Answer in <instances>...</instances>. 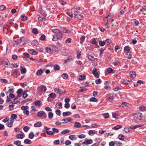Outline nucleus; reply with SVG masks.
Listing matches in <instances>:
<instances>
[{"label":"nucleus","instance_id":"nucleus-9","mask_svg":"<svg viewBox=\"0 0 146 146\" xmlns=\"http://www.w3.org/2000/svg\"><path fill=\"white\" fill-rule=\"evenodd\" d=\"M54 91L55 92L59 94L60 95L62 93V90L59 88H55L54 89Z\"/></svg>","mask_w":146,"mask_h":146},{"label":"nucleus","instance_id":"nucleus-22","mask_svg":"<svg viewBox=\"0 0 146 146\" xmlns=\"http://www.w3.org/2000/svg\"><path fill=\"white\" fill-rule=\"evenodd\" d=\"M140 110L141 111H144L146 110V106L142 105L139 107Z\"/></svg>","mask_w":146,"mask_h":146},{"label":"nucleus","instance_id":"nucleus-45","mask_svg":"<svg viewBox=\"0 0 146 146\" xmlns=\"http://www.w3.org/2000/svg\"><path fill=\"white\" fill-rule=\"evenodd\" d=\"M62 52L63 53L65 54L66 55L67 54H68L69 53V52L68 50H63V51H62Z\"/></svg>","mask_w":146,"mask_h":146},{"label":"nucleus","instance_id":"nucleus-44","mask_svg":"<svg viewBox=\"0 0 146 146\" xmlns=\"http://www.w3.org/2000/svg\"><path fill=\"white\" fill-rule=\"evenodd\" d=\"M45 51L46 52L49 53L51 52V50L50 48L48 47L46 48Z\"/></svg>","mask_w":146,"mask_h":146},{"label":"nucleus","instance_id":"nucleus-21","mask_svg":"<svg viewBox=\"0 0 146 146\" xmlns=\"http://www.w3.org/2000/svg\"><path fill=\"white\" fill-rule=\"evenodd\" d=\"M130 48L129 47L126 46L125 47L124 50L125 52H129L130 51Z\"/></svg>","mask_w":146,"mask_h":146},{"label":"nucleus","instance_id":"nucleus-31","mask_svg":"<svg viewBox=\"0 0 146 146\" xmlns=\"http://www.w3.org/2000/svg\"><path fill=\"white\" fill-rule=\"evenodd\" d=\"M38 19L39 21L40 22H42L45 20V18L41 17H39Z\"/></svg>","mask_w":146,"mask_h":146},{"label":"nucleus","instance_id":"nucleus-54","mask_svg":"<svg viewBox=\"0 0 146 146\" xmlns=\"http://www.w3.org/2000/svg\"><path fill=\"white\" fill-rule=\"evenodd\" d=\"M63 31L64 33H69L70 32V30L67 29L65 28L63 30Z\"/></svg>","mask_w":146,"mask_h":146},{"label":"nucleus","instance_id":"nucleus-24","mask_svg":"<svg viewBox=\"0 0 146 146\" xmlns=\"http://www.w3.org/2000/svg\"><path fill=\"white\" fill-rule=\"evenodd\" d=\"M81 126L80 123L78 122H75L74 123V127L77 128L80 127Z\"/></svg>","mask_w":146,"mask_h":146},{"label":"nucleus","instance_id":"nucleus-52","mask_svg":"<svg viewBox=\"0 0 146 146\" xmlns=\"http://www.w3.org/2000/svg\"><path fill=\"white\" fill-rule=\"evenodd\" d=\"M112 115L114 118H117V117L119 116L115 112L112 113Z\"/></svg>","mask_w":146,"mask_h":146},{"label":"nucleus","instance_id":"nucleus-57","mask_svg":"<svg viewBox=\"0 0 146 146\" xmlns=\"http://www.w3.org/2000/svg\"><path fill=\"white\" fill-rule=\"evenodd\" d=\"M56 114L58 116H60L61 114L60 111L58 109L56 110L55 111Z\"/></svg>","mask_w":146,"mask_h":146},{"label":"nucleus","instance_id":"nucleus-37","mask_svg":"<svg viewBox=\"0 0 146 146\" xmlns=\"http://www.w3.org/2000/svg\"><path fill=\"white\" fill-rule=\"evenodd\" d=\"M34 135L33 133L32 132H31L29 133V137L30 139H32L34 137Z\"/></svg>","mask_w":146,"mask_h":146},{"label":"nucleus","instance_id":"nucleus-55","mask_svg":"<svg viewBox=\"0 0 146 146\" xmlns=\"http://www.w3.org/2000/svg\"><path fill=\"white\" fill-rule=\"evenodd\" d=\"M85 78V76L84 75H80L79 77V79L80 80H82L84 79Z\"/></svg>","mask_w":146,"mask_h":146},{"label":"nucleus","instance_id":"nucleus-38","mask_svg":"<svg viewBox=\"0 0 146 146\" xmlns=\"http://www.w3.org/2000/svg\"><path fill=\"white\" fill-rule=\"evenodd\" d=\"M53 116V114L52 112H50L48 113V117L49 119H52Z\"/></svg>","mask_w":146,"mask_h":146},{"label":"nucleus","instance_id":"nucleus-49","mask_svg":"<svg viewBox=\"0 0 146 146\" xmlns=\"http://www.w3.org/2000/svg\"><path fill=\"white\" fill-rule=\"evenodd\" d=\"M90 101L91 102H96L97 101V100L96 98L92 97L90 98Z\"/></svg>","mask_w":146,"mask_h":146},{"label":"nucleus","instance_id":"nucleus-40","mask_svg":"<svg viewBox=\"0 0 146 146\" xmlns=\"http://www.w3.org/2000/svg\"><path fill=\"white\" fill-rule=\"evenodd\" d=\"M46 133L48 135H53L54 133L51 131H46Z\"/></svg>","mask_w":146,"mask_h":146},{"label":"nucleus","instance_id":"nucleus-62","mask_svg":"<svg viewBox=\"0 0 146 146\" xmlns=\"http://www.w3.org/2000/svg\"><path fill=\"white\" fill-rule=\"evenodd\" d=\"M91 42L93 44L98 45L97 44V43L96 41L94 38H93L91 40Z\"/></svg>","mask_w":146,"mask_h":146},{"label":"nucleus","instance_id":"nucleus-48","mask_svg":"<svg viewBox=\"0 0 146 146\" xmlns=\"http://www.w3.org/2000/svg\"><path fill=\"white\" fill-rule=\"evenodd\" d=\"M21 108L22 110L24 111L28 109L29 107L27 106H22Z\"/></svg>","mask_w":146,"mask_h":146},{"label":"nucleus","instance_id":"nucleus-59","mask_svg":"<svg viewBox=\"0 0 146 146\" xmlns=\"http://www.w3.org/2000/svg\"><path fill=\"white\" fill-rule=\"evenodd\" d=\"M6 9V7L4 5H0V10L3 11Z\"/></svg>","mask_w":146,"mask_h":146},{"label":"nucleus","instance_id":"nucleus-50","mask_svg":"<svg viewBox=\"0 0 146 146\" xmlns=\"http://www.w3.org/2000/svg\"><path fill=\"white\" fill-rule=\"evenodd\" d=\"M88 133L89 135H94L95 133L92 130H90Z\"/></svg>","mask_w":146,"mask_h":146},{"label":"nucleus","instance_id":"nucleus-7","mask_svg":"<svg viewBox=\"0 0 146 146\" xmlns=\"http://www.w3.org/2000/svg\"><path fill=\"white\" fill-rule=\"evenodd\" d=\"M14 121V119H11L10 118V120H9V121L7 123V126L9 127H11L13 123V121Z\"/></svg>","mask_w":146,"mask_h":146},{"label":"nucleus","instance_id":"nucleus-23","mask_svg":"<svg viewBox=\"0 0 146 146\" xmlns=\"http://www.w3.org/2000/svg\"><path fill=\"white\" fill-rule=\"evenodd\" d=\"M54 69L55 70H58L60 69V67L59 65L55 64L54 66Z\"/></svg>","mask_w":146,"mask_h":146},{"label":"nucleus","instance_id":"nucleus-5","mask_svg":"<svg viewBox=\"0 0 146 146\" xmlns=\"http://www.w3.org/2000/svg\"><path fill=\"white\" fill-rule=\"evenodd\" d=\"M93 142L92 140L91 139H85V141L83 142V144L85 145H88L92 143Z\"/></svg>","mask_w":146,"mask_h":146},{"label":"nucleus","instance_id":"nucleus-4","mask_svg":"<svg viewBox=\"0 0 146 146\" xmlns=\"http://www.w3.org/2000/svg\"><path fill=\"white\" fill-rule=\"evenodd\" d=\"M97 69L96 68H94L92 70V73L95 76L98 78L99 76V75L97 72Z\"/></svg>","mask_w":146,"mask_h":146},{"label":"nucleus","instance_id":"nucleus-53","mask_svg":"<svg viewBox=\"0 0 146 146\" xmlns=\"http://www.w3.org/2000/svg\"><path fill=\"white\" fill-rule=\"evenodd\" d=\"M104 117L106 118H108L109 117V114L108 113H104L103 114Z\"/></svg>","mask_w":146,"mask_h":146},{"label":"nucleus","instance_id":"nucleus-35","mask_svg":"<svg viewBox=\"0 0 146 146\" xmlns=\"http://www.w3.org/2000/svg\"><path fill=\"white\" fill-rule=\"evenodd\" d=\"M61 76L62 78L65 79H67L68 77V75L66 74L65 73L62 74L61 75Z\"/></svg>","mask_w":146,"mask_h":146},{"label":"nucleus","instance_id":"nucleus-56","mask_svg":"<svg viewBox=\"0 0 146 146\" xmlns=\"http://www.w3.org/2000/svg\"><path fill=\"white\" fill-rule=\"evenodd\" d=\"M86 135L83 134H82L80 135H78V137L79 138L82 139L85 138L86 137Z\"/></svg>","mask_w":146,"mask_h":146},{"label":"nucleus","instance_id":"nucleus-13","mask_svg":"<svg viewBox=\"0 0 146 146\" xmlns=\"http://www.w3.org/2000/svg\"><path fill=\"white\" fill-rule=\"evenodd\" d=\"M130 127V128H125L124 129V131L126 133H128L129 132H132V131Z\"/></svg>","mask_w":146,"mask_h":146},{"label":"nucleus","instance_id":"nucleus-18","mask_svg":"<svg viewBox=\"0 0 146 146\" xmlns=\"http://www.w3.org/2000/svg\"><path fill=\"white\" fill-rule=\"evenodd\" d=\"M42 125L40 121L37 122L34 125V126L35 127H40Z\"/></svg>","mask_w":146,"mask_h":146},{"label":"nucleus","instance_id":"nucleus-1","mask_svg":"<svg viewBox=\"0 0 146 146\" xmlns=\"http://www.w3.org/2000/svg\"><path fill=\"white\" fill-rule=\"evenodd\" d=\"M52 31L54 33L52 38V40L56 41L58 39H60L62 38V32L59 29H53Z\"/></svg>","mask_w":146,"mask_h":146},{"label":"nucleus","instance_id":"nucleus-30","mask_svg":"<svg viewBox=\"0 0 146 146\" xmlns=\"http://www.w3.org/2000/svg\"><path fill=\"white\" fill-rule=\"evenodd\" d=\"M133 24H135L136 26H137L139 23V22L135 19L133 20Z\"/></svg>","mask_w":146,"mask_h":146},{"label":"nucleus","instance_id":"nucleus-17","mask_svg":"<svg viewBox=\"0 0 146 146\" xmlns=\"http://www.w3.org/2000/svg\"><path fill=\"white\" fill-rule=\"evenodd\" d=\"M24 143L26 144H30L32 143V141L29 139H27L25 140Z\"/></svg>","mask_w":146,"mask_h":146},{"label":"nucleus","instance_id":"nucleus-28","mask_svg":"<svg viewBox=\"0 0 146 146\" xmlns=\"http://www.w3.org/2000/svg\"><path fill=\"white\" fill-rule=\"evenodd\" d=\"M21 17L22 18L21 20L23 21H25L27 20V17L26 16L24 15H21Z\"/></svg>","mask_w":146,"mask_h":146},{"label":"nucleus","instance_id":"nucleus-16","mask_svg":"<svg viewBox=\"0 0 146 146\" xmlns=\"http://www.w3.org/2000/svg\"><path fill=\"white\" fill-rule=\"evenodd\" d=\"M71 114L70 112L67 111L66 112H63L62 113V115L64 117H65L67 116H68Z\"/></svg>","mask_w":146,"mask_h":146},{"label":"nucleus","instance_id":"nucleus-64","mask_svg":"<svg viewBox=\"0 0 146 146\" xmlns=\"http://www.w3.org/2000/svg\"><path fill=\"white\" fill-rule=\"evenodd\" d=\"M118 137L119 139L120 140H123L124 139V137L123 135L121 134H120L119 135Z\"/></svg>","mask_w":146,"mask_h":146},{"label":"nucleus","instance_id":"nucleus-12","mask_svg":"<svg viewBox=\"0 0 146 146\" xmlns=\"http://www.w3.org/2000/svg\"><path fill=\"white\" fill-rule=\"evenodd\" d=\"M121 106L124 107L126 106L127 107H129L130 106V105L128 103L125 102H123L122 104L120 105Z\"/></svg>","mask_w":146,"mask_h":146},{"label":"nucleus","instance_id":"nucleus-61","mask_svg":"<svg viewBox=\"0 0 146 146\" xmlns=\"http://www.w3.org/2000/svg\"><path fill=\"white\" fill-rule=\"evenodd\" d=\"M23 113L27 115H28L29 113V111L27 110H26L23 111Z\"/></svg>","mask_w":146,"mask_h":146},{"label":"nucleus","instance_id":"nucleus-63","mask_svg":"<svg viewBox=\"0 0 146 146\" xmlns=\"http://www.w3.org/2000/svg\"><path fill=\"white\" fill-rule=\"evenodd\" d=\"M140 10L141 11H142L143 10L145 11L146 10V6H142V7H140Z\"/></svg>","mask_w":146,"mask_h":146},{"label":"nucleus","instance_id":"nucleus-43","mask_svg":"<svg viewBox=\"0 0 146 146\" xmlns=\"http://www.w3.org/2000/svg\"><path fill=\"white\" fill-rule=\"evenodd\" d=\"M105 41L106 42V44H107L108 45L110 44L111 43V40L109 39H107Z\"/></svg>","mask_w":146,"mask_h":146},{"label":"nucleus","instance_id":"nucleus-11","mask_svg":"<svg viewBox=\"0 0 146 146\" xmlns=\"http://www.w3.org/2000/svg\"><path fill=\"white\" fill-rule=\"evenodd\" d=\"M130 75L131 78L133 79L136 76V74L134 72L130 71Z\"/></svg>","mask_w":146,"mask_h":146},{"label":"nucleus","instance_id":"nucleus-47","mask_svg":"<svg viewBox=\"0 0 146 146\" xmlns=\"http://www.w3.org/2000/svg\"><path fill=\"white\" fill-rule=\"evenodd\" d=\"M11 117L12 118L11 119H16L17 118V116L15 114H13L11 115Z\"/></svg>","mask_w":146,"mask_h":146},{"label":"nucleus","instance_id":"nucleus-8","mask_svg":"<svg viewBox=\"0 0 146 146\" xmlns=\"http://www.w3.org/2000/svg\"><path fill=\"white\" fill-rule=\"evenodd\" d=\"M75 18H77L79 20L82 19L83 17V15L81 14H80L79 13L75 15Z\"/></svg>","mask_w":146,"mask_h":146},{"label":"nucleus","instance_id":"nucleus-25","mask_svg":"<svg viewBox=\"0 0 146 146\" xmlns=\"http://www.w3.org/2000/svg\"><path fill=\"white\" fill-rule=\"evenodd\" d=\"M70 131L69 130L66 129L64 130H63L61 132V133L63 135H64L66 134H67L69 133Z\"/></svg>","mask_w":146,"mask_h":146},{"label":"nucleus","instance_id":"nucleus-26","mask_svg":"<svg viewBox=\"0 0 146 146\" xmlns=\"http://www.w3.org/2000/svg\"><path fill=\"white\" fill-rule=\"evenodd\" d=\"M43 73L42 70L41 69H38L36 72V74L38 75H41Z\"/></svg>","mask_w":146,"mask_h":146},{"label":"nucleus","instance_id":"nucleus-3","mask_svg":"<svg viewBox=\"0 0 146 146\" xmlns=\"http://www.w3.org/2000/svg\"><path fill=\"white\" fill-rule=\"evenodd\" d=\"M37 115L39 117H42L43 119H45L47 117L46 113L43 111H40L37 112Z\"/></svg>","mask_w":146,"mask_h":146},{"label":"nucleus","instance_id":"nucleus-36","mask_svg":"<svg viewBox=\"0 0 146 146\" xmlns=\"http://www.w3.org/2000/svg\"><path fill=\"white\" fill-rule=\"evenodd\" d=\"M32 32L34 34H37L38 33V29L36 28H34L32 29Z\"/></svg>","mask_w":146,"mask_h":146},{"label":"nucleus","instance_id":"nucleus-46","mask_svg":"<svg viewBox=\"0 0 146 146\" xmlns=\"http://www.w3.org/2000/svg\"><path fill=\"white\" fill-rule=\"evenodd\" d=\"M121 126L119 125H117L114 127H113V129L115 130H117L121 128Z\"/></svg>","mask_w":146,"mask_h":146},{"label":"nucleus","instance_id":"nucleus-58","mask_svg":"<svg viewBox=\"0 0 146 146\" xmlns=\"http://www.w3.org/2000/svg\"><path fill=\"white\" fill-rule=\"evenodd\" d=\"M52 130L53 131V132L54 133V134L55 133H58V132L59 130L58 129L54 128H52Z\"/></svg>","mask_w":146,"mask_h":146},{"label":"nucleus","instance_id":"nucleus-29","mask_svg":"<svg viewBox=\"0 0 146 146\" xmlns=\"http://www.w3.org/2000/svg\"><path fill=\"white\" fill-rule=\"evenodd\" d=\"M106 44V42L105 40L103 41H100L99 42V44L102 46H104Z\"/></svg>","mask_w":146,"mask_h":146},{"label":"nucleus","instance_id":"nucleus-42","mask_svg":"<svg viewBox=\"0 0 146 146\" xmlns=\"http://www.w3.org/2000/svg\"><path fill=\"white\" fill-rule=\"evenodd\" d=\"M85 36H82L80 39V43L81 44H82L83 42L84 41L85 39Z\"/></svg>","mask_w":146,"mask_h":146},{"label":"nucleus","instance_id":"nucleus-2","mask_svg":"<svg viewBox=\"0 0 146 146\" xmlns=\"http://www.w3.org/2000/svg\"><path fill=\"white\" fill-rule=\"evenodd\" d=\"M143 117V115L142 113L139 112H137L135 113L133 115V117L134 120H141Z\"/></svg>","mask_w":146,"mask_h":146},{"label":"nucleus","instance_id":"nucleus-14","mask_svg":"<svg viewBox=\"0 0 146 146\" xmlns=\"http://www.w3.org/2000/svg\"><path fill=\"white\" fill-rule=\"evenodd\" d=\"M29 53L32 54L36 55L37 54V52L35 51L33 49H31L29 50Z\"/></svg>","mask_w":146,"mask_h":146},{"label":"nucleus","instance_id":"nucleus-32","mask_svg":"<svg viewBox=\"0 0 146 146\" xmlns=\"http://www.w3.org/2000/svg\"><path fill=\"white\" fill-rule=\"evenodd\" d=\"M14 144L18 146L19 145H20L21 144V141L19 140H17V141H15L14 142Z\"/></svg>","mask_w":146,"mask_h":146},{"label":"nucleus","instance_id":"nucleus-27","mask_svg":"<svg viewBox=\"0 0 146 146\" xmlns=\"http://www.w3.org/2000/svg\"><path fill=\"white\" fill-rule=\"evenodd\" d=\"M16 138L17 139H22L24 137V136L23 135L20 134H17L16 135Z\"/></svg>","mask_w":146,"mask_h":146},{"label":"nucleus","instance_id":"nucleus-10","mask_svg":"<svg viewBox=\"0 0 146 146\" xmlns=\"http://www.w3.org/2000/svg\"><path fill=\"white\" fill-rule=\"evenodd\" d=\"M109 83L110 82L107 81L105 83V88L106 89H108L110 88V87L109 85Z\"/></svg>","mask_w":146,"mask_h":146},{"label":"nucleus","instance_id":"nucleus-20","mask_svg":"<svg viewBox=\"0 0 146 146\" xmlns=\"http://www.w3.org/2000/svg\"><path fill=\"white\" fill-rule=\"evenodd\" d=\"M88 59L91 61H94V56H92L91 54H88Z\"/></svg>","mask_w":146,"mask_h":146},{"label":"nucleus","instance_id":"nucleus-60","mask_svg":"<svg viewBox=\"0 0 146 146\" xmlns=\"http://www.w3.org/2000/svg\"><path fill=\"white\" fill-rule=\"evenodd\" d=\"M45 39V36L43 34L41 35L40 37V40H44Z\"/></svg>","mask_w":146,"mask_h":146},{"label":"nucleus","instance_id":"nucleus-41","mask_svg":"<svg viewBox=\"0 0 146 146\" xmlns=\"http://www.w3.org/2000/svg\"><path fill=\"white\" fill-rule=\"evenodd\" d=\"M30 127L28 126H25L23 127V129L25 132H27L29 129Z\"/></svg>","mask_w":146,"mask_h":146},{"label":"nucleus","instance_id":"nucleus-19","mask_svg":"<svg viewBox=\"0 0 146 146\" xmlns=\"http://www.w3.org/2000/svg\"><path fill=\"white\" fill-rule=\"evenodd\" d=\"M46 90V87L42 85L41 86L40 90L42 92H45Z\"/></svg>","mask_w":146,"mask_h":146},{"label":"nucleus","instance_id":"nucleus-39","mask_svg":"<svg viewBox=\"0 0 146 146\" xmlns=\"http://www.w3.org/2000/svg\"><path fill=\"white\" fill-rule=\"evenodd\" d=\"M21 70L22 74H25L26 73V70L25 68H21Z\"/></svg>","mask_w":146,"mask_h":146},{"label":"nucleus","instance_id":"nucleus-6","mask_svg":"<svg viewBox=\"0 0 146 146\" xmlns=\"http://www.w3.org/2000/svg\"><path fill=\"white\" fill-rule=\"evenodd\" d=\"M71 11L75 15L79 13V10H78L75 8L72 9H71Z\"/></svg>","mask_w":146,"mask_h":146},{"label":"nucleus","instance_id":"nucleus-15","mask_svg":"<svg viewBox=\"0 0 146 146\" xmlns=\"http://www.w3.org/2000/svg\"><path fill=\"white\" fill-rule=\"evenodd\" d=\"M69 138L72 140H75L77 139V137L75 135H70L69 136Z\"/></svg>","mask_w":146,"mask_h":146},{"label":"nucleus","instance_id":"nucleus-34","mask_svg":"<svg viewBox=\"0 0 146 146\" xmlns=\"http://www.w3.org/2000/svg\"><path fill=\"white\" fill-rule=\"evenodd\" d=\"M49 96L51 98L54 99L56 97V94L54 93H51L49 95Z\"/></svg>","mask_w":146,"mask_h":146},{"label":"nucleus","instance_id":"nucleus-51","mask_svg":"<svg viewBox=\"0 0 146 146\" xmlns=\"http://www.w3.org/2000/svg\"><path fill=\"white\" fill-rule=\"evenodd\" d=\"M107 71L109 73H111L113 72V70L111 68L109 67L108 68Z\"/></svg>","mask_w":146,"mask_h":146},{"label":"nucleus","instance_id":"nucleus-33","mask_svg":"<svg viewBox=\"0 0 146 146\" xmlns=\"http://www.w3.org/2000/svg\"><path fill=\"white\" fill-rule=\"evenodd\" d=\"M35 104L37 106H39L41 104V102L39 101H36L35 102Z\"/></svg>","mask_w":146,"mask_h":146}]
</instances>
